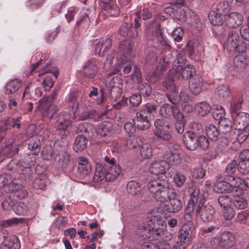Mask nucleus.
<instances>
[{"label": "nucleus", "mask_w": 249, "mask_h": 249, "mask_svg": "<svg viewBox=\"0 0 249 249\" xmlns=\"http://www.w3.org/2000/svg\"><path fill=\"white\" fill-rule=\"evenodd\" d=\"M234 244V236L231 232L228 231H223L219 236L214 237L210 240V245L214 249H230L233 247Z\"/></svg>", "instance_id": "nucleus-1"}, {"label": "nucleus", "mask_w": 249, "mask_h": 249, "mask_svg": "<svg viewBox=\"0 0 249 249\" xmlns=\"http://www.w3.org/2000/svg\"><path fill=\"white\" fill-rule=\"evenodd\" d=\"M57 95V90H53L52 93L48 96L46 98H42L39 102L37 108L39 109H47L48 112V116L52 117L53 114L58 110V107L54 105H51L55 99Z\"/></svg>", "instance_id": "nucleus-2"}, {"label": "nucleus", "mask_w": 249, "mask_h": 249, "mask_svg": "<svg viewBox=\"0 0 249 249\" xmlns=\"http://www.w3.org/2000/svg\"><path fill=\"white\" fill-rule=\"evenodd\" d=\"M152 232H153V239L157 240L159 236L163 232L165 229L166 225L165 221L161 219L157 216L154 215L149 220Z\"/></svg>", "instance_id": "nucleus-3"}, {"label": "nucleus", "mask_w": 249, "mask_h": 249, "mask_svg": "<svg viewBox=\"0 0 249 249\" xmlns=\"http://www.w3.org/2000/svg\"><path fill=\"white\" fill-rule=\"evenodd\" d=\"M98 61L92 58L87 61L83 67V75L89 79H93L98 73Z\"/></svg>", "instance_id": "nucleus-4"}, {"label": "nucleus", "mask_w": 249, "mask_h": 249, "mask_svg": "<svg viewBox=\"0 0 249 249\" xmlns=\"http://www.w3.org/2000/svg\"><path fill=\"white\" fill-rule=\"evenodd\" d=\"M241 182L244 184V179L229 176L223 178L222 177H217L214 187H240Z\"/></svg>", "instance_id": "nucleus-5"}, {"label": "nucleus", "mask_w": 249, "mask_h": 249, "mask_svg": "<svg viewBox=\"0 0 249 249\" xmlns=\"http://www.w3.org/2000/svg\"><path fill=\"white\" fill-rule=\"evenodd\" d=\"M152 119L147 115L143 111L140 110L136 114L134 123L139 129L145 130L148 129L150 126V120Z\"/></svg>", "instance_id": "nucleus-6"}, {"label": "nucleus", "mask_w": 249, "mask_h": 249, "mask_svg": "<svg viewBox=\"0 0 249 249\" xmlns=\"http://www.w3.org/2000/svg\"><path fill=\"white\" fill-rule=\"evenodd\" d=\"M239 162L237 165L238 171L242 175L249 173V149H245L239 155Z\"/></svg>", "instance_id": "nucleus-7"}, {"label": "nucleus", "mask_w": 249, "mask_h": 249, "mask_svg": "<svg viewBox=\"0 0 249 249\" xmlns=\"http://www.w3.org/2000/svg\"><path fill=\"white\" fill-rule=\"evenodd\" d=\"M244 193V190L242 188H234L232 192V195L233 196L232 200V204L237 209L242 210L246 208L248 203L247 200L240 195Z\"/></svg>", "instance_id": "nucleus-8"}, {"label": "nucleus", "mask_w": 249, "mask_h": 249, "mask_svg": "<svg viewBox=\"0 0 249 249\" xmlns=\"http://www.w3.org/2000/svg\"><path fill=\"white\" fill-rule=\"evenodd\" d=\"M243 19L242 15L237 12H232L225 18L226 25L232 28H235L241 25L243 22Z\"/></svg>", "instance_id": "nucleus-9"}, {"label": "nucleus", "mask_w": 249, "mask_h": 249, "mask_svg": "<svg viewBox=\"0 0 249 249\" xmlns=\"http://www.w3.org/2000/svg\"><path fill=\"white\" fill-rule=\"evenodd\" d=\"M198 135L195 131H187L183 136V142L186 147L195 150L197 147Z\"/></svg>", "instance_id": "nucleus-10"}, {"label": "nucleus", "mask_w": 249, "mask_h": 249, "mask_svg": "<svg viewBox=\"0 0 249 249\" xmlns=\"http://www.w3.org/2000/svg\"><path fill=\"white\" fill-rule=\"evenodd\" d=\"M111 45L112 41L110 38H102L96 44L95 52L100 56H104L105 55V53L111 48Z\"/></svg>", "instance_id": "nucleus-11"}, {"label": "nucleus", "mask_w": 249, "mask_h": 249, "mask_svg": "<svg viewBox=\"0 0 249 249\" xmlns=\"http://www.w3.org/2000/svg\"><path fill=\"white\" fill-rule=\"evenodd\" d=\"M161 207L163 210L169 213H175L181 210L182 208V203L177 198H170L169 202L167 204H162Z\"/></svg>", "instance_id": "nucleus-12"}, {"label": "nucleus", "mask_w": 249, "mask_h": 249, "mask_svg": "<svg viewBox=\"0 0 249 249\" xmlns=\"http://www.w3.org/2000/svg\"><path fill=\"white\" fill-rule=\"evenodd\" d=\"M203 86V78L199 75H195L189 81V87L191 92L194 95L199 94L202 90Z\"/></svg>", "instance_id": "nucleus-13"}, {"label": "nucleus", "mask_w": 249, "mask_h": 249, "mask_svg": "<svg viewBox=\"0 0 249 249\" xmlns=\"http://www.w3.org/2000/svg\"><path fill=\"white\" fill-rule=\"evenodd\" d=\"M168 167V164L165 161H156L151 164L149 171L152 174L159 175L165 173L166 168Z\"/></svg>", "instance_id": "nucleus-14"}, {"label": "nucleus", "mask_w": 249, "mask_h": 249, "mask_svg": "<svg viewBox=\"0 0 249 249\" xmlns=\"http://www.w3.org/2000/svg\"><path fill=\"white\" fill-rule=\"evenodd\" d=\"M156 188H149L150 191L154 194L155 198L161 202H164L170 199L169 188H160L158 190H154Z\"/></svg>", "instance_id": "nucleus-15"}, {"label": "nucleus", "mask_w": 249, "mask_h": 249, "mask_svg": "<svg viewBox=\"0 0 249 249\" xmlns=\"http://www.w3.org/2000/svg\"><path fill=\"white\" fill-rule=\"evenodd\" d=\"M234 120V124L236 127H241L246 128L249 127V114L243 112H239V113L235 114L232 117Z\"/></svg>", "instance_id": "nucleus-16"}, {"label": "nucleus", "mask_w": 249, "mask_h": 249, "mask_svg": "<svg viewBox=\"0 0 249 249\" xmlns=\"http://www.w3.org/2000/svg\"><path fill=\"white\" fill-rule=\"evenodd\" d=\"M239 36L237 32L231 30L229 34L228 39L225 44L229 51H234L238 47Z\"/></svg>", "instance_id": "nucleus-17"}, {"label": "nucleus", "mask_w": 249, "mask_h": 249, "mask_svg": "<svg viewBox=\"0 0 249 249\" xmlns=\"http://www.w3.org/2000/svg\"><path fill=\"white\" fill-rule=\"evenodd\" d=\"M131 23H123L119 29V34L123 36L135 38L138 36L137 32H135Z\"/></svg>", "instance_id": "nucleus-18"}, {"label": "nucleus", "mask_w": 249, "mask_h": 249, "mask_svg": "<svg viewBox=\"0 0 249 249\" xmlns=\"http://www.w3.org/2000/svg\"><path fill=\"white\" fill-rule=\"evenodd\" d=\"M103 9L110 17H117L119 15V8L113 0L103 2Z\"/></svg>", "instance_id": "nucleus-19"}, {"label": "nucleus", "mask_w": 249, "mask_h": 249, "mask_svg": "<svg viewBox=\"0 0 249 249\" xmlns=\"http://www.w3.org/2000/svg\"><path fill=\"white\" fill-rule=\"evenodd\" d=\"M110 94L111 97H116L115 93L120 94L122 88V80L118 76H115L109 81Z\"/></svg>", "instance_id": "nucleus-20"}, {"label": "nucleus", "mask_w": 249, "mask_h": 249, "mask_svg": "<svg viewBox=\"0 0 249 249\" xmlns=\"http://www.w3.org/2000/svg\"><path fill=\"white\" fill-rule=\"evenodd\" d=\"M137 234L139 236L142 237L145 240H153L154 233L152 232L151 228L149 222L148 224H143L139 226L137 230Z\"/></svg>", "instance_id": "nucleus-21"}, {"label": "nucleus", "mask_w": 249, "mask_h": 249, "mask_svg": "<svg viewBox=\"0 0 249 249\" xmlns=\"http://www.w3.org/2000/svg\"><path fill=\"white\" fill-rule=\"evenodd\" d=\"M89 137V135L83 134L76 137L73 146V149L76 152H81L86 148L88 143L87 137Z\"/></svg>", "instance_id": "nucleus-22"}, {"label": "nucleus", "mask_w": 249, "mask_h": 249, "mask_svg": "<svg viewBox=\"0 0 249 249\" xmlns=\"http://www.w3.org/2000/svg\"><path fill=\"white\" fill-rule=\"evenodd\" d=\"M106 170V180L111 181L116 179L121 172V168L118 164L109 166Z\"/></svg>", "instance_id": "nucleus-23"}, {"label": "nucleus", "mask_w": 249, "mask_h": 249, "mask_svg": "<svg viewBox=\"0 0 249 249\" xmlns=\"http://www.w3.org/2000/svg\"><path fill=\"white\" fill-rule=\"evenodd\" d=\"M106 168L104 166L97 163L95 165V172L93 178V180L95 182H101L105 178H106Z\"/></svg>", "instance_id": "nucleus-24"}, {"label": "nucleus", "mask_w": 249, "mask_h": 249, "mask_svg": "<svg viewBox=\"0 0 249 249\" xmlns=\"http://www.w3.org/2000/svg\"><path fill=\"white\" fill-rule=\"evenodd\" d=\"M118 51L125 56L128 57L132 51V42L130 40H124L120 42L118 47Z\"/></svg>", "instance_id": "nucleus-25"}, {"label": "nucleus", "mask_w": 249, "mask_h": 249, "mask_svg": "<svg viewBox=\"0 0 249 249\" xmlns=\"http://www.w3.org/2000/svg\"><path fill=\"white\" fill-rule=\"evenodd\" d=\"M21 86V83L18 79H13L9 82L5 87V93L11 94L17 91Z\"/></svg>", "instance_id": "nucleus-26"}, {"label": "nucleus", "mask_w": 249, "mask_h": 249, "mask_svg": "<svg viewBox=\"0 0 249 249\" xmlns=\"http://www.w3.org/2000/svg\"><path fill=\"white\" fill-rule=\"evenodd\" d=\"M113 130L112 123L109 121H105L100 125L97 134L102 137H105L109 135Z\"/></svg>", "instance_id": "nucleus-27"}, {"label": "nucleus", "mask_w": 249, "mask_h": 249, "mask_svg": "<svg viewBox=\"0 0 249 249\" xmlns=\"http://www.w3.org/2000/svg\"><path fill=\"white\" fill-rule=\"evenodd\" d=\"M55 159L58 162L59 165L66 172L71 168V165L69 161V156H67L66 153L62 155L57 154Z\"/></svg>", "instance_id": "nucleus-28"}, {"label": "nucleus", "mask_w": 249, "mask_h": 249, "mask_svg": "<svg viewBox=\"0 0 249 249\" xmlns=\"http://www.w3.org/2000/svg\"><path fill=\"white\" fill-rule=\"evenodd\" d=\"M235 134L237 135L236 140L239 143H243L249 135V127L242 128L237 127L235 128Z\"/></svg>", "instance_id": "nucleus-29"}, {"label": "nucleus", "mask_w": 249, "mask_h": 249, "mask_svg": "<svg viewBox=\"0 0 249 249\" xmlns=\"http://www.w3.org/2000/svg\"><path fill=\"white\" fill-rule=\"evenodd\" d=\"M68 109L70 112L73 113V118L76 117L75 113L79 109V103L75 94L71 93L68 100Z\"/></svg>", "instance_id": "nucleus-30"}, {"label": "nucleus", "mask_w": 249, "mask_h": 249, "mask_svg": "<svg viewBox=\"0 0 249 249\" xmlns=\"http://www.w3.org/2000/svg\"><path fill=\"white\" fill-rule=\"evenodd\" d=\"M230 94L229 88L227 85H220L216 89V95L220 101L225 100Z\"/></svg>", "instance_id": "nucleus-31"}, {"label": "nucleus", "mask_w": 249, "mask_h": 249, "mask_svg": "<svg viewBox=\"0 0 249 249\" xmlns=\"http://www.w3.org/2000/svg\"><path fill=\"white\" fill-rule=\"evenodd\" d=\"M179 223L182 225V228L190 230L193 226L192 213L184 212L183 215L179 218Z\"/></svg>", "instance_id": "nucleus-32"}, {"label": "nucleus", "mask_w": 249, "mask_h": 249, "mask_svg": "<svg viewBox=\"0 0 249 249\" xmlns=\"http://www.w3.org/2000/svg\"><path fill=\"white\" fill-rule=\"evenodd\" d=\"M206 133L209 139L213 141H216L218 139L219 132L217 127L212 124L206 126Z\"/></svg>", "instance_id": "nucleus-33"}, {"label": "nucleus", "mask_w": 249, "mask_h": 249, "mask_svg": "<svg viewBox=\"0 0 249 249\" xmlns=\"http://www.w3.org/2000/svg\"><path fill=\"white\" fill-rule=\"evenodd\" d=\"M214 213L213 208L211 205H206L202 208L200 216L203 220L208 222L212 219Z\"/></svg>", "instance_id": "nucleus-34"}, {"label": "nucleus", "mask_w": 249, "mask_h": 249, "mask_svg": "<svg viewBox=\"0 0 249 249\" xmlns=\"http://www.w3.org/2000/svg\"><path fill=\"white\" fill-rule=\"evenodd\" d=\"M4 247L7 249H19L20 243L18 238L15 235H12L7 238Z\"/></svg>", "instance_id": "nucleus-35"}, {"label": "nucleus", "mask_w": 249, "mask_h": 249, "mask_svg": "<svg viewBox=\"0 0 249 249\" xmlns=\"http://www.w3.org/2000/svg\"><path fill=\"white\" fill-rule=\"evenodd\" d=\"M195 75H197L196 74L195 68L192 65H187L182 70L181 76L182 78L184 79H191L195 77Z\"/></svg>", "instance_id": "nucleus-36"}, {"label": "nucleus", "mask_w": 249, "mask_h": 249, "mask_svg": "<svg viewBox=\"0 0 249 249\" xmlns=\"http://www.w3.org/2000/svg\"><path fill=\"white\" fill-rule=\"evenodd\" d=\"M171 74V71H169L167 76L165 78L163 82V85L167 90L171 92H175L176 91V86L174 83V77Z\"/></svg>", "instance_id": "nucleus-37"}, {"label": "nucleus", "mask_w": 249, "mask_h": 249, "mask_svg": "<svg viewBox=\"0 0 249 249\" xmlns=\"http://www.w3.org/2000/svg\"><path fill=\"white\" fill-rule=\"evenodd\" d=\"M219 127L223 134H226L232 129L231 122L227 118H223L218 122Z\"/></svg>", "instance_id": "nucleus-38"}, {"label": "nucleus", "mask_w": 249, "mask_h": 249, "mask_svg": "<svg viewBox=\"0 0 249 249\" xmlns=\"http://www.w3.org/2000/svg\"><path fill=\"white\" fill-rule=\"evenodd\" d=\"M140 154L144 159H149L152 156V149L148 143H144L140 146Z\"/></svg>", "instance_id": "nucleus-39"}, {"label": "nucleus", "mask_w": 249, "mask_h": 249, "mask_svg": "<svg viewBox=\"0 0 249 249\" xmlns=\"http://www.w3.org/2000/svg\"><path fill=\"white\" fill-rule=\"evenodd\" d=\"M221 15L214 11H212L209 14V20L214 26L221 25L223 22Z\"/></svg>", "instance_id": "nucleus-40"}, {"label": "nucleus", "mask_w": 249, "mask_h": 249, "mask_svg": "<svg viewBox=\"0 0 249 249\" xmlns=\"http://www.w3.org/2000/svg\"><path fill=\"white\" fill-rule=\"evenodd\" d=\"M19 163L20 165V168L23 167L32 168L36 163L35 157L27 155L19 160Z\"/></svg>", "instance_id": "nucleus-41"}, {"label": "nucleus", "mask_w": 249, "mask_h": 249, "mask_svg": "<svg viewBox=\"0 0 249 249\" xmlns=\"http://www.w3.org/2000/svg\"><path fill=\"white\" fill-rule=\"evenodd\" d=\"M12 208L14 212L18 215H25L28 211V206L23 202L16 203Z\"/></svg>", "instance_id": "nucleus-42"}, {"label": "nucleus", "mask_w": 249, "mask_h": 249, "mask_svg": "<svg viewBox=\"0 0 249 249\" xmlns=\"http://www.w3.org/2000/svg\"><path fill=\"white\" fill-rule=\"evenodd\" d=\"M6 192H10L12 191L14 193V196L19 199H23L28 195L27 191L23 189L22 188H12L11 190L10 188H6L5 190Z\"/></svg>", "instance_id": "nucleus-43"}, {"label": "nucleus", "mask_w": 249, "mask_h": 249, "mask_svg": "<svg viewBox=\"0 0 249 249\" xmlns=\"http://www.w3.org/2000/svg\"><path fill=\"white\" fill-rule=\"evenodd\" d=\"M198 114L204 116L209 113L211 110L210 105L206 102H200L196 105Z\"/></svg>", "instance_id": "nucleus-44"}, {"label": "nucleus", "mask_w": 249, "mask_h": 249, "mask_svg": "<svg viewBox=\"0 0 249 249\" xmlns=\"http://www.w3.org/2000/svg\"><path fill=\"white\" fill-rule=\"evenodd\" d=\"M157 105L155 104L147 103L142 107L141 110L143 111L145 114L150 116L153 119L154 114L157 113Z\"/></svg>", "instance_id": "nucleus-45"}, {"label": "nucleus", "mask_w": 249, "mask_h": 249, "mask_svg": "<svg viewBox=\"0 0 249 249\" xmlns=\"http://www.w3.org/2000/svg\"><path fill=\"white\" fill-rule=\"evenodd\" d=\"M225 114V110L221 106L217 105L213 109V116L215 120L219 121L223 119L224 118Z\"/></svg>", "instance_id": "nucleus-46"}, {"label": "nucleus", "mask_w": 249, "mask_h": 249, "mask_svg": "<svg viewBox=\"0 0 249 249\" xmlns=\"http://www.w3.org/2000/svg\"><path fill=\"white\" fill-rule=\"evenodd\" d=\"M174 106H171L168 104H163L160 107V113L163 116L167 118H171L173 114V110Z\"/></svg>", "instance_id": "nucleus-47"}, {"label": "nucleus", "mask_w": 249, "mask_h": 249, "mask_svg": "<svg viewBox=\"0 0 249 249\" xmlns=\"http://www.w3.org/2000/svg\"><path fill=\"white\" fill-rule=\"evenodd\" d=\"M131 76L132 80L134 83L139 84L142 81L143 78L141 70L137 66H135Z\"/></svg>", "instance_id": "nucleus-48"}, {"label": "nucleus", "mask_w": 249, "mask_h": 249, "mask_svg": "<svg viewBox=\"0 0 249 249\" xmlns=\"http://www.w3.org/2000/svg\"><path fill=\"white\" fill-rule=\"evenodd\" d=\"M154 134L155 136L164 141H169L171 138V135L170 133V131H165L162 129H156L154 131Z\"/></svg>", "instance_id": "nucleus-49"}, {"label": "nucleus", "mask_w": 249, "mask_h": 249, "mask_svg": "<svg viewBox=\"0 0 249 249\" xmlns=\"http://www.w3.org/2000/svg\"><path fill=\"white\" fill-rule=\"evenodd\" d=\"M22 222V219L18 218H12L6 220L1 221L0 225L5 228H8L16 225L19 223Z\"/></svg>", "instance_id": "nucleus-50"}, {"label": "nucleus", "mask_w": 249, "mask_h": 249, "mask_svg": "<svg viewBox=\"0 0 249 249\" xmlns=\"http://www.w3.org/2000/svg\"><path fill=\"white\" fill-rule=\"evenodd\" d=\"M246 61L247 60L243 55H237L233 59L234 66L239 69L243 68L247 64Z\"/></svg>", "instance_id": "nucleus-51"}, {"label": "nucleus", "mask_w": 249, "mask_h": 249, "mask_svg": "<svg viewBox=\"0 0 249 249\" xmlns=\"http://www.w3.org/2000/svg\"><path fill=\"white\" fill-rule=\"evenodd\" d=\"M173 18L177 19L180 21H183L185 20V13L182 8L179 6H175V10L173 14Z\"/></svg>", "instance_id": "nucleus-52"}, {"label": "nucleus", "mask_w": 249, "mask_h": 249, "mask_svg": "<svg viewBox=\"0 0 249 249\" xmlns=\"http://www.w3.org/2000/svg\"><path fill=\"white\" fill-rule=\"evenodd\" d=\"M139 90L141 93V96L148 97L152 93V89L151 86L146 84H141L139 86Z\"/></svg>", "instance_id": "nucleus-53"}, {"label": "nucleus", "mask_w": 249, "mask_h": 249, "mask_svg": "<svg viewBox=\"0 0 249 249\" xmlns=\"http://www.w3.org/2000/svg\"><path fill=\"white\" fill-rule=\"evenodd\" d=\"M179 241L188 245V242L190 240L189 233L187 230L183 229H180L178 235Z\"/></svg>", "instance_id": "nucleus-54"}, {"label": "nucleus", "mask_w": 249, "mask_h": 249, "mask_svg": "<svg viewBox=\"0 0 249 249\" xmlns=\"http://www.w3.org/2000/svg\"><path fill=\"white\" fill-rule=\"evenodd\" d=\"M242 101L238 100L234 101L231 104L230 108V112L232 117L235 115V114L239 113V110L241 109L242 107Z\"/></svg>", "instance_id": "nucleus-55"}, {"label": "nucleus", "mask_w": 249, "mask_h": 249, "mask_svg": "<svg viewBox=\"0 0 249 249\" xmlns=\"http://www.w3.org/2000/svg\"><path fill=\"white\" fill-rule=\"evenodd\" d=\"M197 146H199L203 150H206L209 145L208 139L205 136H198V140H197Z\"/></svg>", "instance_id": "nucleus-56"}, {"label": "nucleus", "mask_w": 249, "mask_h": 249, "mask_svg": "<svg viewBox=\"0 0 249 249\" xmlns=\"http://www.w3.org/2000/svg\"><path fill=\"white\" fill-rule=\"evenodd\" d=\"M235 214V211L231 207L229 206L223 209V215L226 220H231L234 216Z\"/></svg>", "instance_id": "nucleus-57"}, {"label": "nucleus", "mask_w": 249, "mask_h": 249, "mask_svg": "<svg viewBox=\"0 0 249 249\" xmlns=\"http://www.w3.org/2000/svg\"><path fill=\"white\" fill-rule=\"evenodd\" d=\"M21 171H18V173L20 175V177L23 178L25 181L26 178H30L33 174L32 168L23 167L21 168Z\"/></svg>", "instance_id": "nucleus-58"}, {"label": "nucleus", "mask_w": 249, "mask_h": 249, "mask_svg": "<svg viewBox=\"0 0 249 249\" xmlns=\"http://www.w3.org/2000/svg\"><path fill=\"white\" fill-rule=\"evenodd\" d=\"M129 102L132 107H138L142 102V96L140 94H133L130 97Z\"/></svg>", "instance_id": "nucleus-59"}, {"label": "nucleus", "mask_w": 249, "mask_h": 249, "mask_svg": "<svg viewBox=\"0 0 249 249\" xmlns=\"http://www.w3.org/2000/svg\"><path fill=\"white\" fill-rule=\"evenodd\" d=\"M12 181L11 176L9 174L0 175V187H5L10 184Z\"/></svg>", "instance_id": "nucleus-60"}, {"label": "nucleus", "mask_w": 249, "mask_h": 249, "mask_svg": "<svg viewBox=\"0 0 249 249\" xmlns=\"http://www.w3.org/2000/svg\"><path fill=\"white\" fill-rule=\"evenodd\" d=\"M19 161L12 160L6 165V168L9 171H15L18 173V171H21Z\"/></svg>", "instance_id": "nucleus-61"}, {"label": "nucleus", "mask_w": 249, "mask_h": 249, "mask_svg": "<svg viewBox=\"0 0 249 249\" xmlns=\"http://www.w3.org/2000/svg\"><path fill=\"white\" fill-rule=\"evenodd\" d=\"M166 182L165 180L160 179L159 178L150 180L147 185V187H164L166 185Z\"/></svg>", "instance_id": "nucleus-62"}, {"label": "nucleus", "mask_w": 249, "mask_h": 249, "mask_svg": "<svg viewBox=\"0 0 249 249\" xmlns=\"http://www.w3.org/2000/svg\"><path fill=\"white\" fill-rule=\"evenodd\" d=\"M155 38L157 39L158 41L160 43V44L162 46H168V43H167L165 38L163 37L162 35V33H161L160 30L156 29L155 31Z\"/></svg>", "instance_id": "nucleus-63"}, {"label": "nucleus", "mask_w": 249, "mask_h": 249, "mask_svg": "<svg viewBox=\"0 0 249 249\" xmlns=\"http://www.w3.org/2000/svg\"><path fill=\"white\" fill-rule=\"evenodd\" d=\"M228 9L227 3L224 1L220 2L216 6V12L221 15H225L227 13Z\"/></svg>", "instance_id": "nucleus-64"}]
</instances>
